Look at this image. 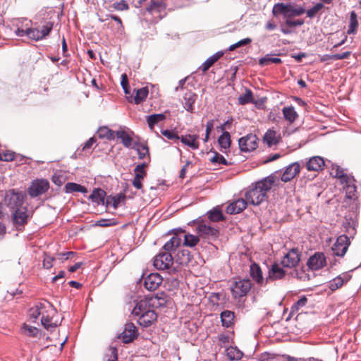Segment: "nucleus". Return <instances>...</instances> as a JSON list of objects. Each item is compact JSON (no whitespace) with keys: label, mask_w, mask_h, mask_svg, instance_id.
<instances>
[{"label":"nucleus","mask_w":361,"mask_h":361,"mask_svg":"<svg viewBox=\"0 0 361 361\" xmlns=\"http://www.w3.org/2000/svg\"><path fill=\"white\" fill-rule=\"evenodd\" d=\"M252 286L250 279H240L235 281L231 287L233 297L237 299L245 296L250 290Z\"/></svg>","instance_id":"nucleus-2"},{"label":"nucleus","mask_w":361,"mask_h":361,"mask_svg":"<svg viewBox=\"0 0 361 361\" xmlns=\"http://www.w3.org/2000/svg\"><path fill=\"white\" fill-rule=\"evenodd\" d=\"M53 26L54 23L50 21L47 22L45 25L42 26L41 30H39V36L41 39L45 38L49 35L53 29Z\"/></svg>","instance_id":"nucleus-50"},{"label":"nucleus","mask_w":361,"mask_h":361,"mask_svg":"<svg viewBox=\"0 0 361 361\" xmlns=\"http://www.w3.org/2000/svg\"><path fill=\"white\" fill-rule=\"evenodd\" d=\"M351 279L352 275L348 272L342 273L331 280L329 282L328 287L331 290L335 291L341 288L344 284L347 283Z\"/></svg>","instance_id":"nucleus-13"},{"label":"nucleus","mask_w":361,"mask_h":361,"mask_svg":"<svg viewBox=\"0 0 361 361\" xmlns=\"http://www.w3.org/2000/svg\"><path fill=\"white\" fill-rule=\"evenodd\" d=\"M133 148L136 149L138 154V157L140 159H145L147 156H149V148L147 145H138L137 142H135V145Z\"/></svg>","instance_id":"nucleus-45"},{"label":"nucleus","mask_w":361,"mask_h":361,"mask_svg":"<svg viewBox=\"0 0 361 361\" xmlns=\"http://www.w3.org/2000/svg\"><path fill=\"white\" fill-rule=\"evenodd\" d=\"M138 333L136 326L133 323H127L125 325L124 331L120 334L119 338L124 343L133 342L137 337Z\"/></svg>","instance_id":"nucleus-12"},{"label":"nucleus","mask_w":361,"mask_h":361,"mask_svg":"<svg viewBox=\"0 0 361 361\" xmlns=\"http://www.w3.org/2000/svg\"><path fill=\"white\" fill-rule=\"evenodd\" d=\"M111 6L114 9L117 11H126L129 8V6L125 0H121L119 2H115Z\"/></svg>","instance_id":"nucleus-60"},{"label":"nucleus","mask_w":361,"mask_h":361,"mask_svg":"<svg viewBox=\"0 0 361 361\" xmlns=\"http://www.w3.org/2000/svg\"><path fill=\"white\" fill-rule=\"evenodd\" d=\"M49 189V183L47 179L38 178L31 182L27 189V193L31 197H36L47 192Z\"/></svg>","instance_id":"nucleus-3"},{"label":"nucleus","mask_w":361,"mask_h":361,"mask_svg":"<svg viewBox=\"0 0 361 361\" xmlns=\"http://www.w3.org/2000/svg\"><path fill=\"white\" fill-rule=\"evenodd\" d=\"M66 180V176L62 172L55 173L51 177L52 182L58 186L62 185L63 183H65Z\"/></svg>","instance_id":"nucleus-48"},{"label":"nucleus","mask_w":361,"mask_h":361,"mask_svg":"<svg viewBox=\"0 0 361 361\" xmlns=\"http://www.w3.org/2000/svg\"><path fill=\"white\" fill-rule=\"evenodd\" d=\"M247 201L243 198L238 199L230 203L226 207V213L229 214H238L242 212L247 207Z\"/></svg>","instance_id":"nucleus-17"},{"label":"nucleus","mask_w":361,"mask_h":361,"mask_svg":"<svg viewBox=\"0 0 361 361\" xmlns=\"http://www.w3.org/2000/svg\"><path fill=\"white\" fill-rule=\"evenodd\" d=\"M282 111L285 119L290 123H293L298 116L293 106L284 107Z\"/></svg>","instance_id":"nucleus-35"},{"label":"nucleus","mask_w":361,"mask_h":361,"mask_svg":"<svg viewBox=\"0 0 361 361\" xmlns=\"http://www.w3.org/2000/svg\"><path fill=\"white\" fill-rule=\"evenodd\" d=\"M226 355L230 360H239L243 357V353L236 347H229L226 349Z\"/></svg>","instance_id":"nucleus-38"},{"label":"nucleus","mask_w":361,"mask_h":361,"mask_svg":"<svg viewBox=\"0 0 361 361\" xmlns=\"http://www.w3.org/2000/svg\"><path fill=\"white\" fill-rule=\"evenodd\" d=\"M98 136L100 138H106L109 140H114V132L106 126L100 127L97 130Z\"/></svg>","instance_id":"nucleus-40"},{"label":"nucleus","mask_w":361,"mask_h":361,"mask_svg":"<svg viewBox=\"0 0 361 361\" xmlns=\"http://www.w3.org/2000/svg\"><path fill=\"white\" fill-rule=\"evenodd\" d=\"M153 308L150 304V301L148 299L141 300L139 301L135 307L133 308L132 314L140 317V315L145 314L147 312H149Z\"/></svg>","instance_id":"nucleus-19"},{"label":"nucleus","mask_w":361,"mask_h":361,"mask_svg":"<svg viewBox=\"0 0 361 361\" xmlns=\"http://www.w3.org/2000/svg\"><path fill=\"white\" fill-rule=\"evenodd\" d=\"M300 171V165L298 162H294L287 166L283 173L281 180L287 183L293 179Z\"/></svg>","instance_id":"nucleus-16"},{"label":"nucleus","mask_w":361,"mask_h":361,"mask_svg":"<svg viewBox=\"0 0 361 361\" xmlns=\"http://www.w3.org/2000/svg\"><path fill=\"white\" fill-rule=\"evenodd\" d=\"M235 313L230 310H225L221 313L222 325L225 327H231L234 324Z\"/></svg>","instance_id":"nucleus-26"},{"label":"nucleus","mask_w":361,"mask_h":361,"mask_svg":"<svg viewBox=\"0 0 361 361\" xmlns=\"http://www.w3.org/2000/svg\"><path fill=\"white\" fill-rule=\"evenodd\" d=\"M286 275V271L279 264H274L269 269L267 276V283L269 280L275 281L283 279Z\"/></svg>","instance_id":"nucleus-22"},{"label":"nucleus","mask_w":361,"mask_h":361,"mask_svg":"<svg viewBox=\"0 0 361 361\" xmlns=\"http://www.w3.org/2000/svg\"><path fill=\"white\" fill-rule=\"evenodd\" d=\"M323 8L324 4L322 3H317L312 8L306 11L307 16L310 18H314Z\"/></svg>","instance_id":"nucleus-54"},{"label":"nucleus","mask_w":361,"mask_h":361,"mask_svg":"<svg viewBox=\"0 0 361 361\" xmlns=\"http://www.w3.org/2000/svg\"><path fill=\"white\" fill-rule=\"evenodd\" d=\"M215 63V59H212L210 56L202 63V65L200 67V69L202 71L203 73H205Z\"/></svg>","instance_id":"nucleus-59"},{"label":"nucleus","mask_w":361,"mask_h":361,"mask_svg":"<svg viewBox=\"0 0 361 361\" xmlns=\"http://www.w3.org/2000/svg\"><path fill=\"white\" fill-rule=\"evenodd\" d=\"M166 119L164 114H152L147 118V122L151 130L154 129L155 125Z\"/></svg>","instance_id":"nucleus-32"},{"label":"nucleus","mask_w":361,"mask_h":361,"mask_svg":"<svg viewBox=\"0 0 361 361\" xmlns=\"http://www.w3.org/2000/svg\"><path fill=\"white\" fill-rule=\"evenodd\" d=\"M288 8V4H285L283 3H278L274 6L272 13L274 16H278V15L282 14L284 17L286 15V13L287 12Z\"/></svg>","instance_id":"nucleus-46"},{"label":"nucleus","mask_w":361,"mask_h":361,"mask_svg":"<svg viewBox=\"0 0 361 361\" xmlns=\"http://www.w3.org/2000/svg\"><path fill=\"white\" fill-rule=\"evenodd\" d=\"M117 224V222L114 219H102L95 223L96 226L101 227L112 226Z\"/></svg>","instance_id":"nucleus-57"},{"label":"nucleus","mask_w":361,"mask_h":361,"mask_svg":"<svg viewBox=\"0 0 361 361\" xmlns=\"http://www.w3.org/2000/svg\"><path fill=\"white\" fill-rule=\"evenodd\" d=\"M305 12V10L302 7L294 8L293 5L288 4V8L287 9V12L284 18L286 19H290L294 16H299L303 14Z\"/></svg>","instance_id":"nucleus-34"},{"label":"nucleus","mask_w":361,"mask_h":361,"mask_svg":"<svg viewBox=\"0 0 361 361\" xmlns=\"http://www.w3.org/2000/svg\"><path fill=\"white\" fill-rule=\"evenodd\" d=\"M274 181V176H270L255 184H252L245 194L247 202L257 206L266 201L268 198L267 192L271 189Z\"/></svg>","instance_id":"nucleus-1"},{"label":"nucleus","mask_w":361,"mask_h":361,"mask_svg":"<svg viewBox=\"0 0 361 361\" xmlns=\"http://www.w3.org/2000/svg\"><path fill=\"white\" fill-rule=\"evenodd\" d=\"M250 275L258 286H264L267 283V276L264 278L263 272L258 264L252 262L250 266Z\"/></svg>","instance_id":"nucleus-11"},{"label":"nucleus","mask_w":361,"mask_h":361,"mask_svg":"<svg viewBox=\"0 0 361 361\" xmlns=\"http://www.w3.org/2000/svg\"><path fill=\"white\" fill-rule=\"evenodd\" d=\"M164 136L167 137L169 140L178 141L180 140V137L173 131L169 130H164L161 131Z\"/></svg>","instance_id":"nucleus-61"},{"label":"nucleus","mask_w":361,"mask_h":361,"mask_svg":"<svg viewBox=\"0 0 361 361\" xmlns=\"http://www.w3.org/2000/svg\"><path fill=\"white\" fill-rule=\"evenodd\" d=\"M200 236L187 233L184 236L183 245L188 247H193L200 242Z\"/></svg>","instance_id":"nucleus-41"},{"label":"nucleus","mask_w":361,"mask_h":361,"mask_svg":"<svg viewBox=\"0 0 361 361\" xmlns=\"http://www.w3.org/2000/svg\"><path fill=\"white\" fill-rule=\"evenodd\" d=\"M27 209L25 207H20L13 210V221L16 226H24L27 223Z\"/></svg>","instance_id":"nucleus-15"},{"label":"nucleus","mask_w":361,"mask_h":361,"mask_svg":"<svg viewBox=\"0 0 361 361\" xmlns=\"http://www.w3.org/2000/svg\"><path fill=\"white\" fill-rule=\"evenodd\" d=\"M126 199V195L123 193L117 194L114 196H109L106 198V205L111 204L114 209L118 208L121 202Z\"/></svg>","instance_id":"nucleus-33"},{"label":"nucleus","mask_w":361,"mask_h":361,"mask_svg":"<svg viewBox=\"0 0 361 361\" xmlns=\"http://www.w3.org/2000/svg\"><path fill=\"white\" fill-rule=\"evenodd\" d=\"M173 264L171 253L161 252L154 257L153 264L159 270L169 269Z\"/></svg>","instance_id":"nucleus-6"},{"label":"nucleus","mask_w":361,"mask_h":361,"mask_svg":"<svg viewBox=\"0 0 361 361\" xmlns=\"http://www.w3.org/2000/svg\"><path fill=\"white\" fill-rule=\"evenodd\" d=\"M238 145L241 152H250L257 148L258 138L255 135L250 133L240 138Z\"/></svg>","instance_id":"nucleus-7"},{"label":"nucleus","mask_w":361,"mask_h":361,"mask_svg":"<svg viewBox=\"0 0 361 361\" xmlns=\"http://www.w3.org/2000/svg\"><path fill=\"white\" fill-rule=\"evenodd\" d=\"M350 240L346 235H341L336 239L332 247L334 254L338 257H343L350 245Z\"/></svg>","instance_id":"nucleus-9"},{"label":"nucleus","mask_w":361,"mask_h":361,"mask_svg":"<svg viewBox=\"0 0 361 361\" xmlns=\"http://www.w3.org/2000/svg\"><path fill=\"white\" fill-rule=\"evenodd\" d=\"M30 316L31 318L37 319L40 316L39 302L30 310Z\"/></svg>","instance_id":"nucleus-62"},{"label":"nucleus","mask_w":361,"mask_h":361,"mask_svg":"<svg viewBox=\"0 0 361 361\" xmlns=\"http://www.w3.org/2000/svg\"><path fill=\"white\" fill-rule=\"evenodd\" d=\"M218 142L221 149H227L231 145V135L228 132L225 131L221 135L218 139Z\"/></svg>","instance_id":"nucleus-39"},{"label":"nucleus","mask_w":361,"mask_h":361,"mask_svg":"<svg viewBox=\"0 0 361 361\" xmlns=\"http://www.w3.org/2000/svg\"><path fill=\"white\" fill-rule=\"evenodd\" d=\"M196 232L201 238L207 240H214L219 235L218 228L207 225L204 221L198 224Z\"/></svg>","instance_id":"nucleus-4"},{"label":"nucleus","mask_w":361,"mask_h":361,"mask_svg":"<svg viewBox=\"0 0 361 361\" xmlns=\"http://www.w3.org/2000/svg\"><path fill=\"white\" fill-rule=\"evenodd\" d=\"M301 252L298 248H292L286 253L282 260L281 264L284 267H296L300 261Z\"/></svg>","instance_id":"nucleus-8"},{"label":"nucleus","mask_w":361,"mask_h":361,"mask_svg":"<svg viewBox=\"0 0 361 361\" xmlns=\"http://www.w3.org/2000/svg\"><path fill=\"white\" fill-rule=\"evenodd\" d=\"M281 63L282 61L280 58L272 57L269 54H267L259 60V64L262 66H268L271 63L280 64Z\"/></svg>","instance_id":"nucleus-42"},{"label":"nucleus","mask_w":361,"mask_h":361,"mask_svg":"<svg viewBox=\"0 0 361 361\" xmlns=\"http://www.w3.org/2000/svg\"><path fill=\"white\" fill-rule=\"evenodd\" d=\"M134 92H135V94H130L129 96H127V100L130 103L134 102L136 104H139L142 103L143 101H145L149 94L147 87L134 90Z\"/></svg>","instance_id":"nucleus-18"},{"label":"nucleus","mask_w":361,"mask_h":361,"mask_svg":"<svg viewBox=\"0 0 361 361\" xmlns=\"http://www.w3.org/2000/svg\"><path fill=\"white\" fill-rule=\"evenodd\" d=\"M207 214L209 219L213 222H219L225 219L221 210L218 208H214L213 210L209 211Z\"/></svg>","instance_id":"nucleus-36"},{"label":"nucleus","mask_w":361,"mask_h":361,"mask_svg":"<svg viewBox=\"0 0 361 361\" xmlns=\"http://www.w3.org/2000/svg\"><path fill=\"white\" fill-rule=\"evenodd\" d=\"M225 295L221 293H212L209 296V300L214 305H218L219 302L224 299Z\"/></svg>","instance_id":"nucleus-63"},{"label":"nucleus","mask_w":361,"mask_h":361,"mask_svg":"<svg viewBox=\"0 0 361 361\" xmlns=\"http://www.w3.org/2000/svg\"><path fill=\"white\" fill-rule=\"evenodd\" d=\"M109 357L106 361H117L118 355H117V349L115 347H110L109 348Z\"/></svg>","instance_id":"nucleus-64"},{"label":"nucleus","mask_w":361,"mask_h":361,"mask_svg":"<svg viewBox=\"0 0 361 361\" xmlns=\"http://www.w3.org/2000/svg\"><path fill=\"white\" fill-rule=\"evenodd\" d=\"M307 302V298L305 296H302L291 307V314L297 313L300 309L306 305Z\"/></svg>","instance_id":"nucleus-51"},{"label":"nucleus","mask_w":361,"mask_h":361,"mask_svg":"<svg viewBox=\"0 0 361 361\" xmlns=\"http://www.w3.org/2000/svg\"><path fill=\"white\" fill-rule=\"evenodd\" d=\"M24 201V196L21 192H16L13 190L7 191L4 196V204L15 210L22 207Z\"/></svg>","instance_id":"nucleus-5"},{"label":"nucleus","mask_w":361,"mask_h":361,"mask_svg":"<svg viewBox=\"0 0 361 361\" xmlns=\"http://www.w3.org/2000/svg\"><path fill=\"white\" fill-rule=\"evenodd\" d=\"M326 264V259L323 252H317L307 260V265L311 270H319Z\"/></svg>","instance_id":"nucleus-10"},{"label":"nucleus","mask_w":361,"mask_h":361,"mask_svg":"<svg viewBox=\"0 0 361 361\" xmlns=\"http://www.w3.org/2000/svg\"><path fill=\"white\" fill-rule=\"evenodd\" d=\"M196 95L191 92H187L184 95L185 104L184 107L188 111H192L193 109V104L195 101Z\"/></svg>","instance_id":"nucleus-37"},{"label":"nucleus","mask_w":361,"mask_h":361,"mask_svg":"<svg viewBox=\"0 0 361 361\" xmlns=\"http://www.w3.org/2000/svg\"><path fill=\"white\" fill-rule=\"evenodd\" d=\"M54 314L46 315L44 319H41L42 326L47 330H51L56 327V324L52 322V317Z\"/></svg>","instance_id":"nucleus-49"},{"label":"nucleus","mask_w":361,"mask_h":361,"mask_svg":"<svg viewBox=\"0 0 361 361\" xmlns=\"http://www.w3.org/2000/svg\"><path fill=\"white\" fill-rule=\"evenodd\" d=\"M210 161L212 163H217L219 164L228 165V161L224 158V157L218 152H215L214 156L211 158Z\"/></svg>","instance_id":"nucleus-58"},{"label":"nucleus","mask_w":361,"mask_h":361,"mask_svg":"<svg viewBox=\"0 0 361 361\" xmlns=\"http://www.w3.org/2000/svg\"><path fill=\"white\" fill-rule=\"evenodd\" d=\"M23 331L27 336L31 337H37L39 335V330L36 327H32L26 324H24L23 327Z\"/></svg>","instance_id":"nucleus-53"},{"label":"nucleus","mask_w":361,"mask_h":361,"mask_svg":"<svg viewBox=\"0 0 361 361\" xmlns=\"http://www.w3.org/2000/svg\"><path fill=\"white\" fill-rule=\"evenodd\" d=\"M238 103L241 105H244L249 103H254L252 92L250 89H246L245 93L244 94L239 96Z\"/></svg>","instance_id":"nucleus-43"},{"label":"nucleus","mask_w":361,"mask_h":361,"mask_svg":"<svg viewBox=\"0 0 361 361\" xmlns=\"http://www.w3.org/2000/svg\"><path fill=\"white\" fill-rule=\"evenodd\" d=\"M157 319V314L152 308L149 312H147L145 314L140 315V317H138L137 321L140 325L147 327L156 322Z\"/></svg>","instance_id":"nucleus-21"},{"label":"nucleus","mask_w":361,"mask_h":361,"mask_svg":"<svg viewBox=\"0 0 361 361\" xmlns=\"http://www.w3.org/2000/svg\"><path fill=\"white\" fill-rule=\"evenodd\" d=\"M357 27H358V21L357 19V14L354 11H351L350 16V23H349V27L348 30V34L355 33Z\"/></svg>","instance_id":"nucleus-44"},{"label":"nucleus","mask_w":361,"mask_h":361,"mask_svg":"<svg viewBox=\"0 0 361 361\" xmlns=\"http://www.w3.org/2000/svg\"><path fill=\"white\" fill-rule=\"evenodd\" d=\"M116 137L121 139L122 144L126 147H133L135 142L132 137L125 130H118L116 133Z\"/></svg>","instance_id":"nucleus-28"},{"label":"nucleus","mask_w":361,"mask_h":361,"mask_svg":"<svg viewBox=\"0 0 361 361\" xmlns=\"http://www.w3.org/2000/svg\"><path fill=\"white\" fill-rule=\"evenodd\" d=\"M27 37L35 41L41 40L39 36V30L37 28H27Z\"/></svg>","instance_id":"nucleus-55"},{"label":"nucleus","mask_w":361,"mask_h":361,"mask_svg":"<svg viewBox=\"0 0 361 361\" xmlns=\"http://www.w3.org/2000/svg\"><path fill=\"white\" fill-rule=\"evenodd\" d=\"M199 135H182L180 140L182 143L190 147L192 149H197L200 147V143L197 141Z\"/></svg>","instance_id":"nucleus-23"},{"label":"nucleus","mask_w":361,"mask_h":361,"mask_svg":"<svg viewBox=\"0 0 361 361\" xmlns=\"http://www.w3.org/2000/svg\"><path fill=\"white\" fill-rule=\"evenodd\" d=\"M150 301L151 305L154 307H163L166 303V295L164 293L157 294L154 296L151 297L148 299Z\"/></svg>","instance_id":"nucleus-30"},{"label":"nucleus","mask_w":361,"mask_h":361,"mask_svg":"<svg viewBox=\"0 0 361 361\" xmlns=\"http://www.w3.org/2000/svg\"><path fill=\"white\" fill-rule=\"evenodd\" d=\"M251 42H252L251 38L247 37V38L243 39L238 41V42L231 45L228 48V50L233 51L238 47L247 45V44H250Z\"/></svg>","instance_id":"nucleus-56"},{"label":"nucleus","mask_w":361,"mask_h":361,"mask_svg":"<svg viewBox=\"0 0 361 361\" xmlns=\"http://www.w3.org/2000/svg\"><path fill=\"white\" fill-rule=\"evenodd\" d=\"M161 6H164V4L161 1L152 0L148 7H147L146 11L149 13H152L154 11L159 12V8Z\"/></svg>","instance_id":"nucleus-52"},{"label":"nucleus","mask_w":361,"mask_h":361,"mask_svg":"<svg viewBox=\"0 0 361 361\" xmlns=\"http://www.w3.org/2000/svg\"><path fill=\"white\" fill-rule=\"evenodd\" d=\"M41 319H44L46 315L55 314L56 310L54 306L47 300L39 302Z\"/></svg>","instance_id":"nucleus-25"},{"label":"nucleus","mask_w":361,"mask_h":361,"mask_svg":"<svg viewBox=\"0 0 361 361\" xmlns=\"http://www.w3.org/2000/svg\"><path fill=\"white\" fill-rule=\"evenodd\" d=\"M162 281V277L159 274H150L145 279L144 286L148 290L153 291L159 288Z\"/></svg>","instance_id":"nucleus-14"},{"label":"nucleus","mask_w":361,"mask_h":361,"mask_svg":"<svg viewBox=\"0 0 361 361\" xmlns=\"http://www.w3.org/2000/svg\"><path fill=\"white\" fill-rule=\"evenodd\" d=\"M147 166L145 163L137 165L134 169L135 176L143 180L147 176V171L145 170Z\"/></svg>","instance_id":"nucleus-47"},{"label":"nucleus","mask_w":361,"mask_h":361,"mask_svg":"<svg viewBox=\"0 0 361 361\" xmlns=\"http://www.w3.org/2000/svg\"><path fill=\"white\" fill-rule=\"evenodd\" d=\"M325 165L322 157L315 156L311 157L306 164V168L310 171H318L322 170Z\"/></svg>","instance_id":"nucleus-20"},{"label":"nucleus","mask_w":361,"mask_h":361,"mask_svg":"<svg viewBox=\"0 0 361 361\" xmlns=\"http://www.w3.org/2000/svg\"><path fill=\"white\" fill-rule=\"evenodd\" d=\"M106 195V193L104 190L97 188L93 190L89 198L97 204H104Z\"/></svg>","instance_id":"nucleus-27"},{"label":"nucleus","mask_w":361,"mask_h":361,"mask_svg":"<svg viewBox=\"0 0 361 361\" xmlns=\"http://www.w3.org/2000/svg\"><path fill=\"white\" fill-rule=\"evenodd\" d=\"M181 239L178 237L176 235H173L168 242H166L163 249L165 250L164 252L171 253V252L174 251L176 248L180 245Z\"/></svg>","instance_id":"nucleus-29"},{"label":"nucleus","mask_w":361,"mask_h":361,"mask_svg":"<svg viewBox=\"0 0 361 361\" xmlns=\"http://www.w3.org/2000/svg\"><path fill=\"white\" fill-rule=\"evenodd\" d=\"M280 136L274 130L269 129L263 137V140L269 147L276 145L280 140Z\"/></svg>","instance_id":"nucleus-24"},{"label":"nucleus","mask_w":361,"mask_h":361,"mask_svg":"<svg viewBox=\"0 0 361 361\" xmlns=\"http://www.w3.org/2000/svg\"><path fill=\"white\" fill-rule=\"evenodd\" d=\"M64 191L66 193H72L73 192H80L82 193L87 192L85 187L75 183H68L65 185Z\"/></svg>","instance_id":"nucleus-31"}]
</instances>
